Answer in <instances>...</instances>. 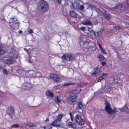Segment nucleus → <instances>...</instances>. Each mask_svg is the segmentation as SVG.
<instances>
[{"instance_id": "1", "label": "nucleus", "mask_w": 129, "mask_h": 129, "mask_svg": "<svg viewBox=\"0 0 129 129\" xmlns=\"http://www.w3.org/2000/svg\"><path fill=\"white\" fill-rule=\"evenodd\" d=\"M37 5L38 8L43 12L47 11L49 9L48 4L44 0H40Z\"/></svg>"}, {"instance_id": "2", "label": "nucleus", "mask_w": 129, "mask_h": 129, "mask_svg": "<svg viewBox=\"0 0 129 129\" xmlns=\"http://www.w3.org/2000/svg\"><path fill=\"white\" fill-rule=\"evenodd\" d=\"M9 22V24L12 30L17 29L18 28L19 23L18 22L17 19L15 18L11 19Z\"/></svg>"}, {"instance_id": "3", "label": "nucleus", "mask_w": 129, "mask_h": 129, "mask_svg": "<svg viewBox=\"0 0 129 129\" xmlns=\"http://www.w3.org/2000/svg\"><path fill=\"white\" fill-rule=\"evenodd\" d=\"M105 103L106 111L109 114L112 115L114 113L116 112L117 111L114 108V110L112 109L111 107L110 104L108 101H105Z\"/></svg>"}, {"instance_id": "4", "label": "nucleus", "mask_w": 129, "mask_h": 129, "mask_svg": "<svg viewBox=\"0 0 129 129\" xmlns=\"http://www.w3.org/2000/svg\"><path fill=\"white\" fill-rule=\"evenodd\" d=\"M76 54H72L68 55L64 54L61 58L62 59L64 58L67 60L71 61L74 60L76 59Z\"/></svg>"}, {"instance_id": "5", "label": "nucleus", "mask_w": 129, "mask_h": 129, "mask_svg": "<svg viewBox=\"0 0 129 129\" xmlns=\"http://www.w3.org/2000/svg\"><path fill=\"white\" fill-rule=\"evenodd\" d=\"M76 122L79 125H82L84 123V121L81 117L80 115H77L75 117Z\"/></svg>"}, {"instance_id": "6", "label": "nucleus", "mask_w": 129, "mask_h": 129, "mask_svg": "<svg viewBox=\"0 0 129 129\" xmlns=\"http://www.w3.org/2000/svg\"><path fill=\"white\" fill-rule=\"evenodd\" d=\"M77 99V96L75 95L70 96L67 99L66 101L69 103H71L76 102Z\"/></svg>"}, {"instance_id": "7", "label": "nucleus", "mask_w": 129, "mask_h": 129, "mask_svg": "<svg viewBox=\"0 0 129 129\" xmlns=\"http://www.w3.org/2000/svg\"><path fill=\"white\" fill-rule=\"evenodd\" d=\"M50 78L52 79L55 82L57 83H59L62 81L61 79L58 75H54L50 76Z\"/></svg>"}, {"instance_id": "8", "label": "nucleus", "mask_w": 129, "mask_h": 129, "mask_svg": "<svg viewBox=\"0 0 129 129\" xmlns=\"http://www.w3.org/2000/svg\"><path fill=\"white\" fill-rule=\"evenodd\" d=\"M24 50L26 51L29 54V57L27 59V61H28L29 63H32L33 62L32 60H34L35 59V57L34 56L31 57L30 56L29 53L30 51V49H28L27 50L25 48H24Z\"/></svg>"}, {"instance_id": "9", "label": "nucleus", "mask_w": 129, "mask_h": 129, "mask_svg": "<svg viewBox=\"0 0 129 129\" xmlns=\"http://www.w3.org/2000/svg\"><path fill=\"white\" fill-rule=\"evenodd\" d=\"M101 72L100 71V69L99 68H96L94 69L91 72L92 76H95L101 74Z\"/></svg>"}, {"instance_id": "10", "label": "nucleus", "mask_w": 129, "mask_h": 129, "mask_svg": "<svg viewBox=\"0 0 129 129\" xmlns=\"http://www.w3.org/2000/svg\"><path fill=\"white\" fill-rule=\"evenodd\" d=\"M80 40V44L81 45H83V44L84 45L85 44L87 43L86 41L87 38L86 36L85 35H82L81 36Z\"/></svg>"}, {"instance_id": "11", "label": "nucleus", "mask_w": 129, "mask_h": 129, "mask_svg": "<svg viewBox=\"0 0 129 129\" xmlns=\"http://www.w3.org/2000/svg\"><path fill=\"white\" fill-rule=\"evenodd\" d=\"M32 88L31 85L29 83H25L22 86V89L23 90H29Z\"/></svg>"}, {"instance_id": "12", "label": "nucleus", "mask_w": 129, "mask_h": 129, "mask_svg": "<svg viewBox=\"0 0 129 129\" xmlns=\"http://www.w3.org/2000/svg\"><path fill=\"white\" fill-rule=\"evenodd\" d=\"M116 9L118 12L122 13L126 10V8L125 7L122 6L121 5H119L118 7H116Z\"/></svg>"}, {"instance_id": "13", "label": "nucleus", "mask_w": 129, "mask_h": 129, "mask_svg": "<svg viewBox=\"0 0 129 129\" xmlns=\"http://www.w3.org/2000/svg\"><path fill=\"white\" fill-rule=\"evenodd\" d=\"M57 119H56L53 121L51 123V124L54 127H58L61 126L59 123H58Z\"/></svg>"}, {"instance_id": "14", "label": "nucleus", "mask_w": 129, "mask_h": 129, "mask_svg": "<svg viewBox=\"0 0 129 129\" xmlns=\"http://www.w3.org/2000/svg\"><path fill=\"white\" fill-rule=\"evenodd\" d=\"M68 125L69 127L75 129L77 128V126L75 123L70 122L68 123Z\"/></svg>"}, {"instance_id": "15", "label": "nucleus", "mask_w": 129, "mask_h": 129, "mask_svg": "<svg viewBox=\"0 0 129 129\" xmlns=\"http://www.w3.org/2000/svg\"><path fill=\"white\" fill-rule=\"evenodd\" d=\"M103 15L107 19L109 20L110 19L111 15L108 12L106 11L103 14Z\"/></svg>"}, {"instance_id": "16", "label": "nucleus", "mask_w": 129, "mask_h": 129, "mask_svg": "<svg viewBox=\"0 0 129 129\" xmlns=\"http://www.w3.org/2000/svg\"><path fill=\"white\" fill-rule=\"evenodd\" d=\"M70 14L71 16L75 18L76 19L78 18V17L76 16V13L74 11H70Z\"/></svg>"}, {"instance_id": "17", "label": "nucleus", "mask_w": 129, "mask_h": 129, "mask_svg": "<svg viewBox=\"0 0 129 129\" xmlns=\"http://www.w3.org/2000/svg\"><path fill=\"white\" fill-rule=\"evenodd\" d=\"M80 4L79 3H77L76 5L77 7L79 9L83 11H84V6L83 5H81L80 6Z\"/></svg>"}, {"instance_id": "18", "label": "nucleus", "mask_w": 129, "mask_h": 129, "mask_svg": "<svg viewBox=\"0 0 129 129\" xmlns=\"http://www.w3.org/2000/svg\"><path fill=\"white\" fill-rule=\"evenodd\" d=\"M13 58L11 57V58H8L6 60V62L7 64H11L13 63Z\"/></svg>"}, {"instance_id": "19", "label": "nucleus", "mask_w": 129, "mask_h": 129, "mask_svg": "<svg viewBox=\"0 0 129 129\" xmlns=\"http://www.w3.org/2000/svg\"><path fill=\"white\" fill-rule=\"evenodd\" d=\"M46 94L48 96H50L51 98H53V93L50 91H47L46 93Z\"/></svg>"}, {"instance_id": "20", "label": "nucleus", "mask_w": 129, "mask_h": 129, "mask_svg": "<svg viewBox=\"0 0 129 129\" xmlns=\"http://www.w3.org/2000/svg\"><path fill=\"white\" fill-rule=\"evenodd\" d=\"M82 23L85 25H91L92 24V22L89 21L88 20L86 21H83Z\"/></svg>"}, {"instance_id": "21", "label": "nucleus", "mask_w": 129, "mask_h": 129, "mask_svg": "<svg viewBox=\"0 0 129 129\" xmlns=\"http://www.w3.org/2000/svg\"><path fill=\"white\" fill-rule=\"evenodd\" d=\"M35 74V72L33 71H29L28 72L26 73V75L28 76H29V75L33 76L35 75H34Z\"/></svg>"}, {"instance_id": "22", "label": "nucleus", "mask_w": 129, "mask_h": 129, "mask_svg": "<svg viewBox=\"0 0 129 129\" xmlns=\"http://www.w3.org/2000/svg\"><path fill=\"white\" fill-rule=\"evenodd\" d=\"M75 84V83L72 82H67L66 83L64 84L63 85L64 86H68L70 85H74Z\"/></svg>"}, {"instance_id": "23", "label": "nucleus", "mask_w": 129, "mask_h": 129, "mask_svg": "<svg viewBox=\"0 0 129 129\" xmlns=\"http://www.w3.org/2000/svg\"><path fill=\"white\" fill-rule=\"evenodd\" d=\"M81 91V89L80 90L76 89L73 91L72 93L73 94H75L79 93Z\"/></svg>"}, {"instance_id": "24", "label": "nucleus", "mask_w": 129, "mask_h": 129, "mask_svg": "<svg viewBox=\"0 0 129 129\" xmlns=\"http://www.w3.org/2000/svg\"><path fill=\"white\" fill-rule=\"evenodd\" d=\"M63 116V115L62 114L59 115L57 117L56 119H57L58 121H60Z\"/></svg>"}, {"instance_id": "25", "label": "nucleus", "mask_w": 129, "mask_h": 129, "mask_svg": "<svg viewBox=\"0 0 129 129\" xmlns=\"http://www.w3.org/2000/svg\"><path fill=\"white\" fill-rule=\"evenodd\" d=\"M9 115L11 116L12 115H13L14 113V110L13 109H12L9 111L8 112Z\"/></svg>"}, {"instance_id": "26", "label": "nucleus", "mask_w": 129, "mask_h": 129, "mask_svg": "<svg viewBox=\"0 0 129 129\" xmlns=\"http://www.w3.org/2000/svg\"><path fill=\"white\" fill-rule=\"evenodd\" d=\"M1 46L0 45V55H3L5 53V51L2 48Z\"/></svg>"}, {"instance_id": "27", "label": "nucleus", "mask_w": 129, "mask_h": 129, "mask_svg": "<svg viewBox=\"0 0 129 129\" xmlns=\"http://www.w3.org/2000/svg\"><path fill=\"white\" fill-rule=\"evenodd\" d=\"M98 58L100 59V61L104 60L105 58L102 55H99L98 56Z\"/></svg>"}, {"instance_id": "28", "label": "nucleus", "mask_w": 129, "mask_h": 129, "mask_svg": "<svg viewBox=\"0 0 129 129\" xmlns=\"http://www.w3.org/2000/svg\"><path fill=\"white\" fill-rule=\"evenodd\" d=\"M83 106L82 103L81 102H80L78 103V108L79 109H81Z\"/></svg>"}, {"instance_id": "29", "label": "nucleus", "mask_w": 129, "mask_h": 129, "mask_svg": "<svg viewBox=\"0 0 129 129\" xmlns=\"http://www.w3.org/2000/svg\"><path fill=\"white\" fill-rule=\"evenodd\" d=\"M123 109L124 111L126 112H129V109L126 106H124L123 108Z\"/></svg>"}, {"instance_id": "30", "label": "nucleus", "mask_w": 129, "mask_h": 129, "mask_svg": "<svg viewBox=\"0 0 129 129\" xmlns=\"http://www.w3.org/2000/svg\"><path fill=\"white\" fill-rule=\"evenodd\" d=\"M55 100L56 102L58 103H60L61 102V101L59 99L58 96L55 98Z\"/></svg>"}, {"instance_id": "31", "label": "nucleus", "mask_w": 129, "mask_h": 129, "mask_svg": "<svg viewBox=\"0 0 129 129\" xmlns=\"http://www.w3.org/2000/svg\"><path fill=\"white\" fill-rule=\"evenodd\" d=\"M99 9V11L101 12L103 14L104 13H105L106 12V11L104 10V9L102 7H100Z\"/></svg>"}, {"instance_id": "32", "label": "nucleus", "mask_w": 129, "mask_h": 129, "mask_svg": "<svg viewBox=\"0 0 129 129\" xmlns=\"http://www.w3.org/2000/svg\"><path fill=\"white\" fill-rule=\"evenodd\" d=\"M3 73L4 74H7L8 73V72L5 69H3Z\"/></svg>"}, {"instance_id": "33", "label": "nucleus", "mask_w": 129, "mask_h": 129, "mask_svg": "<svg viewBox=\"0 0 129 129\" xmlns=\"http://www.w3.org/2000/svg\"><path fill=\"white\" fill-rule=\"evenodd\" d=\"M19 126L18 125V124H14L12 126V127H14L15 128H17L19 127Z\"/></svg>"}, {"instance_id": "34", "label": "nucleus", "mask_w": 129, "mask_h": 129, "mask_svg": "<svg viewBox=\"0 0 129 129\" xmlns=\"http://www.w3.org/2000/svg\"><path fill=\"white\" fill-rule=\"evenodd\" d=\"M103 77H102L101 76L98 79V82H100L101 80L103 79Z\"/></svg>"}, {"instance_id": "35", "label": "nucleus", "mask_w": 129, "mask_h": 129, "mask_svg": "<svg viewBox=\"0 0 129 129\" xmlns=\"http://www.w3.org/2000/svg\"><path fill=\"white\" fill-rule=\"evenodd\" d=\"M88 30L89 31V32L90 33L91 35H93L95 31H94L93 30H90L89 29Z\"/></svg>"}, {"instance_id": "36", "label": "nucleus", "mask_w": 129, "mask_h": 129, "mask_svg": "<svg viewBox=\"0 0 129 129\" xmlns=\"http://www.w3.org/2000/svg\"><path fill=\"white\" fill-rule=\"evenodd\" d=\"M114 27L115 28V29L117 30H119L121 29L120 27L118 26H114Z\"/></svg>"}, {"instance_id": "37", "label": "nucleus", "mask_w": 129, "mask_h": 129, "mask_svg": "<svg viewBox=\"0 0 129 129\" xmlns=\"http://www.w3.org/2000/svg\"><path fill=\"white\" fill-rule=\"evenodd\" d=\"M28 126H29V127H33L34 126V125L33 123H31L30 124H29L28 125Z\"/></svg>"}, {"instance_id": "38", "label": "nucleus", "mask_w": 129, "mask_h": 129, "mask_svg": "<svg viewBox=\"0 0 129 129\" xmlns=\"http://www.w3.org/2000/svg\"><path fill=\"white\" fill-rule=\"evenodd\" d=\"M101 50L103 53L105 54H106V52H105V50L104 49H103V48H102V49H101Z\"/></svg>"}, {"instance_id": "39", "label": "nucleus", "mask_w": 129, "mask_h": 129, "mask_svg": "<svg viewBox=\"0 0 129 129\" xmlns=\"http://www.w3.org/2000/svg\"><path fill=\"white\" fill-rule=\"evenodd\" d=\"M85 27L83 26L82 27H81L80 28V29H81V30H83V31H85Z\"/></svg>"}, {"instance_id": "40", "label": "nucleus", "mask_w": 129, "mask_h": 129, "mask_svg": "<svg viewBox=\"0 0 129 129\" xmlns=\"http://www.w3.org/2000/svg\"><path fill=\"white\" fill-rule=\"evenodd\" d=\"M125 24L127 27H129V23L128 22H125Z\"/></svg>"}, {"instance_id": "41", "label": "nucleus", "mask_w": 129, "mask_h": 129, "mask_svg": "<svg viewBox=\"0 0 129 129\" xmlns=\"http://www.w3.org/2000/svg\"><path fill=\"white\" fill-rule=\"evenodd\" d=\"M56 2H57L59 4H61V0H56Z\"/></svg>"}, {"instance_id": "42", "label": "nucleus", "mask_w": 129, "mask_h": 129, "mask_svg": "<svg viewBox=\"0 0 129 129\" xmlns=\"http://www.w3.org/2000/svg\"><path fill=\"white\" fill-rule=\"evenodd\" d=\"M98 45L99 46V47H100V48L101 49H102V48H103L101 46L100 44L98 42Z\"/></svg>"}, {"instance_id": "43", "label": "nucleus", "mask_w": 129, "mask_h": 129, "mask_svg": "<svg viewBox=\"0 0 129 129\" xmlns=\"http://www.w3.org/2000/svg\"><path fill=\"white\" fill-rule=\"evenodd\" d=\"M87 9H88L89 8V7H93V5H90L89 4H87Z\"/></svg>"}, {"instance_id": "44", "label": "nucleus", "mask_w": 129, "mask_h": 129, "mask_svg": "<svg viewBox=\"0 0 129 129\" xmlns=\"http://www.w3.org/2000/svg\"><path fill=\"white\" fill-rule=\"evenodd\" d=\"M28 32L29 33L31 34L33 33V31L32 29H30L28 30Z\"/></svg>"}, {"instance_id": "45", "label": "nucleus", "mask_w": 129, "mask_h": 129, "mask_svg": "<svg viewBox=\"0 0 129 129\" xmlns=\"http://www.w3.org/2000/svg\"><path fill=\"white\" fill-rule=\"evenodd\" d=\"M78 16V18H79V19H81L82 18H83V17H84V15H83L82 16H79L78 15V14H77Z\"/></svg>"}, {"instance_id": "46", "label": "nucleus", "mask_w": 129, "mask_h": 129, "mask_svg": "<svg viewBox=\"0 0 129 129\" xmlns=\"http://www.w3.org/2000/svg\"><path fill=\"white\" fill-rule=\"evenodd\" d=\"M106 64V62H102L101 63V64L103 66H104Z\"/></svg>"}, {"instance_id": "47", "label": "nucleus", "mask_w": 129, "mask_h": 129, "mask_svg": "<svg viewBox=\"0 0 129 129\" xmlns=\"http://www.w3.org/2000/svg\"><path fill=\"white\" fill-rule=\"evenodd\" d=\"M71 8L72 9H75V7L74 6L72 5L71 7Z\"/></svg>"}, {"instance_id": "48", "label": "nucleus", "mask_w": 129, "mask_h": 129, "mask_svg": "<svg viewBox=\"0 0 129 129\" xmlns=\"http://www.w3.org/2000/svg\"><path fill=\"white\" fill-rule=\"evenodd\" d=\"M58 88V87L57 86H54V87H53V88L54 89H57Z\"/></svg>"}, {"instance_id": "49", "label": "nucleus", "mask_w": 129, "mask_h": 129, "mask_svg": "<svg viewBox=\"0 0 129 129\" xmlns=\"http://www.w3.org/2000/svg\"><path fill=\"white\" fill-rule=\"evenodd\" d=\"M93 35L95 37H96V33L95 32L94 33Z\"/></svg>"}, {"instance_id": "50", "label": "nucleus", "mask_w": 129, "mask_h": 129, "mask_svg": "<svg viewBox=\"0 0 129 129\" xmlns=\"http://www.w3.org/2000/svg\"><path fill=\"white\" fill-rule=\"evenodd\" d=\"M107 74L106 73H104L103 74V76H106V75Z\"/></svg>"}, {"instance_id": "51", "label": "nucleus", "mask_w": 129, "mask_h": 129, "mask_svg": "<svg viewBox=\"0 0 129 129\" xmlns=\"http://www.w3.org/2000/svg\"><path fill=\"white\" fill-rule=\"evenodd\" d=\"M69 115H70L71 117H72V113L71 112H70V113H69Z\"/></svg>"}, {"instance_id": "52", "label": "nucleus", "mask_w": 129, "mask_h": 129, "mask_svg": "<svg viewBox=\"0 0 129 129\" xmlns=\"http://www.w3.org/2000/svg\"><path fill=\"white\" fill-rule=\"evenodd\" d=\"M71 120L73 121V117H71Z\"/></svg>"}, {"instance_id": "53", "label": "nucleus", "mask_w": 129, "mask_h": 129, "mask_svg": "<svg viewBox=\"0 0 129 129\" xmlns=\"http://www.w3.org/2000/svg\"><path fill=\"white\" fill-rule=\"evenodd\" d=\"M49 120L48 119H46V120H45V121H49Z\"/></svg>"}, {"instance_id": "54", "label": "nucleus", "mask_w": 129, "mask_h": 129, "mask_svg": "<svg viewBox=\"0 0 129 129\" xmlns=\"http://www.w3.org/2000/svg\"><path fill=\"white\" fill-rule=\"evenodd\" d=\"M127 4H128V11H129V3H127Z\"/></svg>"}, {"instance_id": "55", "label": "nucleus", "mask_w": 129, "mask_h": 129, "mask_svg": "<svg viewBox=\"0 0 129 129\" xmlns=\"http://www.w3.org/2000/svg\"><path fill=\"white\" fill-rule=\"evenodd\" d=\"M60 66H61V68H59V69H60L62 68H63V66L61 65H60Z\"/></svg>"}, {"instance_id": "56", "label": "nucleus", "mask_w": 129, "mask_h": 129, "mask_svg": "<svg viewBox=\"0 0 129 129\" xmlns=\"http://www.w3.org/2000/svg\"><path fill=\"white\" fill-rule=\"evenodd\" d=\"M22 31H19V33H22Z\"/></svg>"}, {"instance_id": "57", "label": "nucleus", "mask_w": 129, "mask_h": 129, "mask_svg": "<svg viewBox=\"0 0 129 129\" xmlns=\"http://www.w3.org/2000/svg\"><path fill=\"white\" fill-rule=\"evenodd\" d=\"M101 77H103V79H104L105 77V76H103V75Z\"/></svg>"}, {"instance_id": "58", "label": "nucleus", "mask_w": 129, "mask_h": 129, "mask_svg": "<svg viewBox=\"0 0 129 129\" xmlns=\"http://www.w3.org/2000/svg\"><path fill=\"white\" fill-rule=\"evenodd\" d=\"M81 14L82 15V16L83 15H84L82 13H81Z\"/></svg>"}, {"instance_id": "59", "label": "nucleus", "mask_w": 129, "mask_h": 129, "mask_svg": "<svg viewBox=\"0 0 129 129\" xmlns=\"http://www.w3.org/2000/svg\"><path fill=\"white\" fill-rule=\"evenodd\" d=\"M44 128H45V127H44Z\"/></svg>"}]
</instances>
